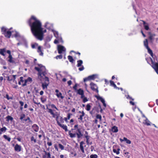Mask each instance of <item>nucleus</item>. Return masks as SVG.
I'll return each instance as SVG.
<instances>
[{"label":"nucleus","mask_w":158,"mask_h":158,"mask_svg":"<svg viewBox=\"0 0 158 158\" xmlns=\"http://www.w3.org/2000/svg\"><path fill=\"white\" fill-rule=\"evenodd\" d=\"M150 121L148 120L147 118H146V119L145 120V122H143V123L144 124H146L148 126L150 125Z\"/></svg>","instance_id":"obj_25"},{"label":"nucleus","mask_w":158,"mask_h":158,"mask_svg":"<svg viewBox=\"0 0 158 158\" xmlns=\"http://www.w3.org/2000/svg\"><path fill=\"white\" fill-rule=\"evenodd\" d=\"M48 83H43L42 85V86L43 88L44 89L45 88H47V86L48 85Z\"/></svg>","instance_id":"obj_32"},{"label":"nucleus","mask_w":158,"mask_h":158,"mask_svg":"<svg viewBox=\"0 0 158 158\" xmlns=\"http://www.w3.org/2000/svg\"><path fill=\"white\" fill-rule=\"evenodd\" d=\"M77 84H76L73 87V88L76 90V91H77Z\"/></svg>","instance_id":"obj_58"},{"label":"nucleus","mask_w":158,"mask_h":158,"mask_svg":"<svg viewBox=\"0 0 158 158\" xmlns=\"http://www.w3.org/2000/svg\"><path fill=\"white\" fill-rule=\"evenodd\" d=\"M47 106V109H48V112L50 113L51 114L53 115V116L55 115L54 113L53 112L52 110L51 109H48V105H46Z\"/></svg>","instance_id":"obj_26"},{"label":"nucleus","mask_w":158,"mask_h":158,"mask_svg":"<svg viewBox=\"0 0 158 158\" xmlns=\"http://www.w3.org/2000/svg\"><path fill=\"white\" fill-rule=\"evenodd\" d=\"M95 76L96 75L94 74L89 76L87 77L84 78V81L85 82L90 80H94L95 79Z\"/></svg>","instance_id":"obj_8"},{"label":"nucleus","mask_w":158,"mask_h":158,"mask_svg":"<svg viewBox=\"0 0 158 158\" xmlns=\"http://www.w3.org/2000/svg\"><path fill=\"white\" fill-rule=\"evenodd\" d=\"M76 133L78 138H80L83 135L81 130L80 128H77L76 129Z\"/></svg>","instance_id":"obj_9"},{"label":"nucleus","mask_w":158,"mask_h":158,"mask_svg":"<svg viewBox=\"0 0 158 158\" xmlns=\"http://www.w3.org/2000/svg\"><path fill=\"white\" fill-rule=\"evenodd\" d=\"M27 80H25L24 83L22 84L23 86H25L27 85Z\"/></svg>","instance_id":"obj_50"},{"label":"nucleus","mask_w":158,"mask_h":158,"mask_svg":"<svg viewBox=\"0 0 158 158\" xmlns=\"http://www.w3.org/2000/svg\"><path fill=\"white\" fill-rule=\"evenodd\" d=\"M90 107H91V106H90V105L89 104H88L86 105V110L88 111H89L90 109Z\"/></svg>","instance_id":"obj_42"},{"label":"nucleus","mask_w":158,"mask_h":158,"mask_svg":"<svg viewBox=\"0 0 158 158\" xmlns=\"http://www.w3.org/2000/svg\"><path fill=\"white\" fill-rule=\"evenodd\" d=\"M62 57L63 56L62 55H60L56 56V58L57 59H61L62 58Z\"/></svg>","instance_id":"obj_45"},{"label":"nucleus","mask_w":158,"mask_h":158,"mask_svg":"<svg viewBox=\"0 0 158 158\" xmlns=\"http://www.w3.org/2000/svg\"><path fill=\"white\" fill-rule=\"evenodd\" d=\"M38 47V44H37L35 43L34 44H32L31 45V47L33 48H35Z\"/></svg>","instance_id":"obj_39"},{"label":"nucleus","mask_w":158,"mask_h":158,"mask_svg":"<svg viewBox=\"0 0 158 158\" xmlns=\"http://www.w3.org/2000/svg\"><path fill=\"white\" fill-rule=\"evenodd\" d=\"M54 43L55 44H57L58 43V41L57 40H55L54 41Z\"/></svg>","instance_id":"obj_63"},{"label":"nucleus","mask_w":158,"mask_h":158,"mask_svg":"<svg viewBox=\"0 0 158 158\" xmlns=\"http://www.w3.org/2000/svg\"><path fill=\"white\" fill-rule=\"evenodd\" d=\"M58 52L59 54H61L63 52L65 51V48L63 46L59 45L57 47Z\"/></svg>","instance_id":"obj_6"},{"label":"nucleus","mask_w":158,"mask_h":158,"mask_svg":"<svg viewBox=\"0 0 158 158\" xmlns=\"http://www.w3.org/2000/svg\"><path fill=\"white\" fill-rule=\"evenodd\" d=\"M5 97L8 100L12 99V98L9 97L8 94H6Z\"/></svg>","instance_id":"obj_49"},{"label":"nucleus","mask_w":158,"mask_h":158,"mask_svg":"<svg viewBox=\"0 0 158 158\" xmlns=\"http://www.w3.org/2000/svg\"><path fill=\"white\" fill-rule=\"evenodd\" d=\"M91 89L94 91H96L98 92V90L97 89V85L93 83H91L90 84Z\"/></svg>","instance_id":"obj_10"},{"label":"nucleus","mask_w":158,"mask_h":158,"mask_svg":"<svg viewBox=\"0 0 158 158\" xmlns=\"http://www.w3.org/2000/svg\"><path fill=\"white\" fill-rule=\"evenodd\" d=\"M54 35L55 36L56 38H57L58 37V33L57 31H53Z\"/></svg>","instance_id":"obj_37"},{"label":"nucleus","mask_w":158,"mask_h":158,"mask_svg":"<svg viewBox=\"0 0 158 158\" xmlns=\"http://www.w3.org/2000/svg\"><path fill=\"white\" fill-rule=\"evenodd\" d=\"M48 106H51V107L52 108H54L56 109V110H58V109L56 107V106H55L53 104H49L48 105Z\"/></svg>","instance_id":"obj_38"},{"label":"nucleus","mask_w":158,"mask_h":158,"mask_svg":"<svg viewBox=\"0 0 158 158\" xmlns=\"http://www.w3.org/2000/svg\"><path fill=\"white\" fill-rule=\"evenodd\" d=\"M56 95L58 98H61L62 99L64 98V97L62 96V94L61 93H57Z\"/></svg>","instance_id":"obj_36"},{"label":"nucleus","mask_w":158,"mask_h":158,"mask_svg":"<svg viewBox=\"0 0 158 158\" xmlns=\"http://www.w3.org/2000/svg\"><path fill=\"white\" fill-rule=\"evenodd\" d=\"M77 94L81 95V94H83L84 93V92L83 90L82 89H79L78 90H77Z\"/></svg>","instance_id":"obj_22"},{"label":"nucleus","mask_w":158,"mask_h":158,"mask_svg":"<svg viewBox=\"0 0 158 158\" xmlns=\"http://www.w3.org/2000/svg\"><path fill=\"white\" fill-rule=\"evenodd\" d=\"M77 66L78 67L81 66L82 64L83 63V61L81 60H80L77 61Z\"/></svg>","instance_id":"obj_29"},{"label":"nucleus","mask_w":158,"mask_h":158,"mask_svg":"<svg viewBox=\"0 0 158 158\" xmlns=\"http://www.w3.org/2000/svg\"><path fill=\"white\" fill-rule=\"evenodd\" d=\"M21 146L18 145V144H16L15 147V151L20 152L21 151Z\"/></svg>","instance_id":"obj_14"},{"label":"nucleus","mask_w":158,"mask_h":158,"mask_svg":"<svg viewBox=\"0 0 158 158\" xmlns=\"http://www.w3.org/2000/svg\"><path fill=\"white\" fill-rule=\"evenodd\" d=\"M84 67L83 66H82L80 68H79V70L80 71H82L83 70H84Z\"/></svg>","instance_id":"obj_55"},{"label":"nucleus","mask_w":158,"mask_h":158,"mask_svg":"<svg viewBox=\"0 0 158 158\" xmlns=\"http://www.w3.org/2000/svg\"><path fill=\"white\" fill-rule=\"evenodd\" d=\"M98 156L96 154H92L90 156V158H97Z\"/></svg>","instance_id":"obj_40"},{"label":"nucleus","mask_w":158,"mask_h":158,"mask_svg":"<svg viewBox=\"0 0 158 158\" xmlns=\"http://www.w3.org/2000/svg\"><path fill=\"white\" fill-rule=\"evenodd\" d=\"M32 128L35 132H38L39 130V127L36 124H34L32 125Z\"/></svg>","instance_id":"obj_16"},{"label":"nucleus","mask_w":158,"mask_h":158,"mask_svg":"<svg viewBox=\"0 0 158 158\" xmlns=\"http://www.w3.org/2000/svg\"><path fill=\"white\" fill-rule=\"evenodd\" d=\"M110 83L111 85H112L114 87V88H117V87L116 86V85L114 84V81H110Z\"/></svg>","instance_id":"obj_33"},{"label":"nucleus","mask_w":158,"mask_h":158,"mask_svg":"<svg viewBox=\"0 0 158 158\" xmlns=\"http://www.w3.org/2000/svg\"><path fill=\"white\" fill-rule=\"evenodd\" d=\"M31 141H33L34 143H35L36 142V139H34L33 136L31 137Z\"/></svg>","instance_id":"obj_43"},{"label":"nucleus","mask_w":158,"mask_h":158,"mask_svg":"<svg viewBox=\"0 0 158 158\" xmlns=\"http://www.w3.org/2000/svg\"><path fill=\"white\" fill-rule=\"evenodd\" d=\"M44 154L42 155L43 158H52L50 152H48L45 150L44 151Z\"/></svg>","instance_id":"obj_7"},{"label":"nucleus","mask_w":158,"mask_h":158,"mask_svg":"<svg viewBox=\"0 0 158 158\" xmlns=\"http://www.w3.org/2000/svg\"><path fill=\"white\" fill-rule=\"evenodd\" d=\"M88 101L87 98L86 97H85L83 98V102L85 103Z\"/></svg>","instance_id":"obj_51"},{"label":"nucleus","mask_w":158,"mask_h":158,"mask_svg":"<svg viewBox=\"0 0 158 158\" xmlns=\"http://www.w3.org/2000/svg\"><path fill=\"white\" fill-rule=\"evenodd\" d=\"M85 138L86 139V142L87 144L88 145H89V139L90 138V136L89 135H87L85 136Z\"/></svg>","instance_id":"obj_24"},{"label":"nucleus","mask_w":158,"mask_h":158,"mask_svg":"<svg viewBox=\"0 0 158 158\" xmlns=\"http://www.w3.org/2000/svg\"><path fill=\"white\" fill-rule=\"evenodd\" d=\"M149 39L150 42L152 43L153 41L154 40V37L156 35L154 34H151V33H149Z\"/></svg>","instance_id":"obj_11"},{"label":"nucleus","mask_w":158,"mask_h":158,"mask_svg":"<svg viewBox=\"0 0 158 158\" xmlns=\"http://www.w3.org/2000/svg\"><path fill=\"white\" fill-rule=\"evenodd\" d=\"M6 128L5 127H4L0 129V134H1L2 132H5L6 130Z\"/></svg>","instance_id":"obj_23"},{"label":"nucleus","mask_w":158,"mask_h":158,"mask_svg":"<svg viewBox=\"0 0 158 158\" xmlns=\"http://www.w3.org/2000/svg\"><path fill=\"white\" fill-rule=\"evenodd\" d=\"M112 131L113 132L116 133L118 131V127L116 126H114L112 128Z\"/></svg>","instance_id":"obj_21"},{"label":"nucleus","mask_w":158,"mask_h":158,"mask_svg":"<svg viewBox=\"0 0 158 158\" xmlns=\"http://www.w3.org/2000/svg\"><path fill=\"white\" fill-rule=\"evenodd\" d=\"M58 145L59 148L61 150H63L64 149V147L61 144L59 143Z\"/></svg>","instance_id":"obj_34"},{"label":"nucleus","mask_w":158,"mask_h":158,"mask_svg":"<svg viewBox=\"0 0 158 158\" xmlns=\"http://www.w3.org/2000/svg\"><path fill=\"white\" fill-rule=\"evenodd\" d=\"M45 82L49 83V79L47 77H45Z\"/></svg>","instance_id":"obj_47"},{"label":"nucleus","mask_w":158,"mask_h":158,"mask_svg":"<svg viewBox=\"0 0 158 158\" xmlns=\"http://www.w3.org/2000/svg\"><path fill=\"white\" fill-rule=\"evenodd\" d=\"M144 27L145 29L146 30H148L149 29V27L148 24L146 25H145L144 26Z\"/></svg>","instance_id":"obj_44"},{"label":"nucleus","mask_w":158,"mask_h":158,"mask_svg":"<svg viewBox=\"0 0 158 158\" xmlns=\"http://www.w3.org/2000/svg\"><path fill=\"white\" fill-rule=\"evenodd\" d=\"M6 52L9 54V56L8 57L9 60L8 61L10 63H15V60L11 54L10 51L9 50H8Z\"/></svg>","instance_id":"obj_5"},{"label":"nucleus","mask_w":158,"mask_h":158,"mask_svg":"<svg viewBox=\"0 0 158 158\" xmlns=\"http://www.w3.org/2000/svg\"><path fill=\"white\" fill-rule=\"evenodd\" d=\"M119 140L121 142L123 141H125L126 143L128 144H130L131 143V141L129 139H127L126 138L124 137L123 139L120 138Z\"/></svg>","instance_id":"obj_13"},{"label":"nucleus","mask_w":158,"mask_h":158,"mask_svg":"<svg viewBox=\"0 0 158 158\" xmlns=\"http://www.w3.org/2000/svg\"><path fill=\"white\" fill-rule=\"evenodd\" d=\"M84 144V142L82 141L80 143V148L83 153H85V151L84 150V148L83 147V144Z\"/></svg>","instance_id":"obj_15"},{"label":"nucleus","mask_w":158,"mask_h":158,"mask_svg":"<svg viewBox=\"0 0 158 158\" xmlns=\"http://www.w3.org/2000/svg\"><path fill=\"white\" fill-rule=\"evenodd\" d=\"M26 80H27L28 81H32V78L30 77H29Z\"/></svg>","instance_id":"obj_53"},{"label":"nucleus","mask_w":158,"mask_h":158,"mask_svg":"<svg viewBox=\"0 0 158 158\" xmlns=\"http://www.w3.org/2000/svg\"><path fill=\"white\" fill-rule=\"evenodd\" d=\"M20 81H21V82L23 83L24 82V80H23V77H20Z\"/></svg>","instance_id":"obj_56"},{"label":"nucleus","mask_w":158,"mask_h":158,"mask_svg":"<svg viewBox=\"0 0 158 158\" xmlns=\"http://www.w3.org/2000/svg\"><path fill=\"white\" fill-rule=\"evenodd\" d=\"M90 149H91V151L92 152L93 151L94 149V147L93 146H91L90 147Z\"/></svg>","instance_id":"obj_64"},{"label":"nucleus","mask_w":158,"mask_h":158,"mask_svg":"<svg viewBox=\"0 0 158 158\" xmlns=\"http://www.w3.org/2000/svg\"><path fill=\"white\" fill-rule=\"evenodd\" d=\"M6 118L7 121H9V120L12 121L13 119V118L10 116H8Z\"/></svg>","instance_id":"obj_35"},{"label":"nucleus","mask_w":158,"mask_h":158,"mask_svg":"<svg viewBox=\"0 0 158 158\" xmlns=\"http://www.w3.org/2000/svg\"><path fill=\"white\" fill-rule=\"evenodd\" d=\"M54 148L57 151H58V148L57 147V146L56 145V144H55L54 145Z\"/></svg>","instance_id":"obj_59"},{"label":"nucleus","mask_w":158,"mask_h":158,"mask_svg":"<svg viewBox=\"0 0 158 158\" xmlns=\"http://www.w3.org/2000/svg\"><path fill=\"white\" fill-rule=\"evenodd\" d=\"M19 36V34L18 33H16V34L15 35V37H17Z\"/></svg>","instance_id":"obj_62"},{"label":"nucleus","mask_w":158,"mask_h":158,"mask_svg":"<svg viewBox=\"0 0 158 158\" xmlns=\"http://www.w3.org/2000/svg\"><path fill=\"white\" fill-rule=\"evenodd\" d=\"M49 24V23H48V22H47L45 24V26L46 27L48 28H49V27H48V25Z\"/></svg>","instance_id":"obj_52"},{"label":"nucleus","mask_w":158,"mask_h":158,"mask_svg":"<svg viewBox=\"0 0 158 158\" xmlns=\"http://www.w3.org/2000/svg\"><path fill=\"white\" fill-rule=\"evenodd\" d=\"M68 59L69 60V61L72 63H73L74 60L73 58V57L71 56H69L68 57Z\"/></svg>","instance_id":"obj_27"},{"label":"nucleus","mask_w":158,"mask_h":158,"mask_svg":"<svg viewBox=\"0 0 158 158\" xmlns=\"http://www.w3.org/2000/svg\"><path fill=\"white\" fill-rule=\"evenodd\" d=\"M69 135L71 138L75 137L77 135L76 133L73 134L70 132V131L69 132Z\"/></svg>","instance_id":"obj_30"},{"label":"nucleus","mask_w":158,"mask_h":158,"mask_svg":"<svg viewBox=\"0 0 158 158\" xmlns=\"http://www.w3.org/2000/svg\"><path fill=\"white\" fill-rule=\"evenodd\" d=\"M58 125L64 129L65 131H68L67 126L66 125H64L63 124H61L59 122H58Z\"/></svg>","instance_id":"obj_18"},{"label":"nucleus","mask_w":158,"mask_h":158,"mask_svg":"<svg viewBox=\"0 0 158 158\" xmlns=\"http://www.w3.org/2000/svg\"><path fill=\"white\" fill-rule=\"evenodd\" d=\"M96 118L98 119H99L100 120H101L102 116L100 115L97 114L96 115Z\"/></svg>","instance_id":"obj_48"},{"label":"nucleus","mask_w":158,"mask_h":158,"mask_svg":"<svg viewBox=\"0 0 158 158\" xmlns=\"http://www.w3.org/2000/svg\"><path fill=\"white\" fill-rule=\"evenodd\" d=\"M1 31L2 34L4 35L5 37L9 38H10L11 35L10 31H7V29L4 27H2L1 28Z\"/></svg>","instance_id":"obj_3"},{"label":"nucleus","mask_w":158,"mask_h":158,"mask_svg":"<svg viewBox=\"0 0 158 158\" xmlns=\"http://www.w3.org/2000/svg\"><path fill=\"white\" fill-rule=\"evenodd\" d=\"M41 102H43V103L44 102H45V101H46V99H43V98L42 97H41Z\"/></svg>","instance_id":"obj_57"},{"label":"nucleus","mask_w":158,"mask_h":158,"mask_svg":"<svg viewBox=\"0 0 158 158\" xmlns=\"http://www.w3.org/2000/svg\"><path fill=\"white\" fill-rule=\"evenodd\" d=\"M47 144L49 146H51L52 145V143L51 142H48Z\"/></svg>","instance_id":"obj_61"},{"label":"nucleus","mask_w":158,"mask_h":158,"mask_svg":"<svg viewBox=\"0 0 158 158\" xmlns=\"http://www.w3.org/2000/svg\"><path fill=\"white\" fill-rule=\"evenodd\" d=\"M19 103L20 104L21 106H23V105H24V103L23 102L21 101H20L19 102Z\"/></svg>","instance_id":"obj_54"},{"label":"nucleus","mask_w":158,"mask_h":158,"mask_svg":"<svg viewBox=\"0 0 158 158\" xmlns=\"http://www.w3.org/2000/svg\"><path fill=\"white\" fill-rule=\"evenodd\" d=\"M148 50V52L149 54L153 58H154L153 54L152 52V50L150 49V48L149 47L148 48H147Z\"/></svg>","instance_id":"obj_19"},{"label":"nucleus","mask_w":158,"mask_h":158,"mask_svg":"<svg viewBox=\"0 0 158 158\" xmlns=\"http://www.w3.org/2000/svg\"><path fill=\"white\" fill-rule=\"evenodd\" d=\"M37 52H40V55H41V56L43 55V53L41 51V48L40 46H39L38 47Z\"/></svg>","instance_id":"obj_28"},{"label":"nucleus","mask_w":158,"mask_h":158,"mask_svg":"<svg viewBox=\"0 0 158 158\" xmlns=\"http://www.w3.org/2000/svg\"><path fill=\"white\" fill-rule=\"evenodd\" d=\"M28 23L31 27V31L35 37L39 40H43V33L46 31V30L43 31L40 22L34 16H32L28 21Z\"/></svg>","instance_id":"obj_1"},{"label":"nucleus","mask_w":158,"mask_h":158,"mask_svg":"<svg viewBox=\"0 0 158 158\" xmlns=\"http://www.w3.org/2000/svg\"><path fill=\"white\" fill-rule=\"evenodd\" d=\"M38 66L40 67H35V69L39 72L38 76L41 77L42 75L45 76L46 74V69L45 67L41 64H38Z\"/></svg>","instance_id":"obj_2"},{"label":"nucleus","mask_w":158,"mask_h":158,"mask_svg":"<svg viewBox=\"0 0 158 158\" xmlns=\"http://www.w3.org/2000/svg\"><path fill=\"white\" fill-rule=\"evenodd\" d=\"M96 97L98 100H100L103 103L104 106L105 107H106V104L105 101L103 98L100 96H97Z\"/></svg>","instance_id":"obj_12"},{"label":"nucleus","mask_w":158,"mask_h":158,"mask_svg":"<svg viewBox=\"0 0 158 158\" xmlns=\"http://www.w3.org/2000/svg\"><path fill=\"white\" fill-rule=\"evenodd\" d=\"M3 137L5 139L7 140L9 142H10V141L11 138L10 137H8L6 135H4Z\"/></svg>","instance_id":"obj_31"},{"label":"nucleus","mask_w":158,"mask_h":158,"mask_svg":"<svg viewBox=\"0 0 158 158\" xmlns=\"http://www.w3.org/2000/svg\"><path fill=\"white\" fill-rule=\"evenodd\" d=\"M143 44L144 46L146 48H147L149 47L148 46V41L147 39H145V40L144 41Z\"/></svg>","instance_id":"obj_20"},{"label":"nucleus","mask_w":158,"mask_h":158,"mask_svg":"<svg viewBox=\"0 0 158 158\" xmlns=\"http://www.w3.org/2000/svg\"><path fill=\"white\" fill-rule=\"evenodd\" d=\"M7 51L6 48L1 49H0V54L1 55L4 56L5 55V53Z\"/></svg>","instance_id":"obj_17"},{"label":"nucleus","mask_w":158,"mask_h":158,"mask_svg":"<svg viewBox=\"0 0 158 158\" xmlns=\"http://www.w3.org/2000/svg\"><path fill=\"white\" fill-rule=\"evenodd\" d=\"M68 84L69 85H70L72 84V81L70 80L68 81Z\"/></svg>","instance_id":"obj_60"},{"label":"nucleus","mask_w":158,"mask_h":158,"mask_svg":"<svg viewBox=\"0 0 158 158\" xmlns=\"http://www.w3.org/2000/svg\"><path fill=\"white\" fill-rule=\"evenodd\" d=\"M151 63L152 64V67L153 68L156 73L158 74V63H155L153 61L152 58H150Z\"/></svg>","instance_id":"obj_4"},{"label":"nucleus","mask_w":158,"mask_h":158,"mask_svg":"<svg viewBox=\"0 0 158 158\" xmlns=\"http://www.w3.org/2000/svg\"><path fill=\"white\" fill-rule=\"evenodd\" d=\"M25 115L24 114H22L20 115V119L22 120L25 117Z\"/></svg>","instance_id":"obj_41"},{"label":"nucleus","mask_w":158,"mask_h":158,"mask_svg":"<svg viewBox=\"0 0 158 158\" xmlns=\"http://www.w3.org/2000/svg\"><path fill=\"white\" fill-rule=\"evenodd\" d=\"M113 151L114 153H116L117 155H118L119 154V152L117 151L115 149H114Z\"/></svg>","instance_id":"obj_46"}]
</instances>
